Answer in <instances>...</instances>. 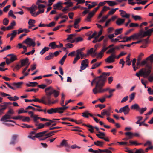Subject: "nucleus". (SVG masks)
Listing matches in <instances>:
<instances>
[{"instance_id":"4468645a","label":"nucleus","mask_w":153,"mask_h":153,"mask_svg":"<svg viewBox=\"0 0 153 153\" xmlns=\"http://www.w3.org/2000/svg\"><path fill=\"white\" fill-rule=\"evenodd\" d=\"M35 23L36 21L35 20L30 19L28 22V24L29 25L28 26V28L30 29L32 27H35Z\"/></svg>"},{"instance_id":"5fc2aeb1","label":"nucleus","mask_w":153,"mask_h":153,"mask_svg":"<svg viewBox=\"0 0 153 153\" xmlns=\"http://www.w3.org/2000/svg\"><path fill=\"white\" fill-rule=\"evenodd\" d=\"M129 143H130V145H140L142 144V143H137V142L136 141H131V140L129 141Z\"/></svg>"},{"instance_id":"a211bd4d","label":"nucleus","mask_w":153,"mask_h":153,"mask_svg":"<svg viewBox=\"0 0 153 153\" xmlns=\"http://www.w3.org/2000/svg\"><path fill=\"white\" fill-rule=\"evenodd\" d=\"M82 116L84 117L88 118L89 117V116H90L91 117H93V115L89 113V112L86 111L85 112L82 113Z\"/></svg>"},{"instance_id":"412c9836","label":"nucleus","mask_w":153,"mask_h":153,"mask_svg":"<svg viewBox=\"0 0 153 153\" xmlns=\"http://www.w3.org/2000/svg\"><path fill=\"white\" fill-rule=\"evenodd\" d=\"M125 19H124L118 18L116 21V24L119 26L120 25L124 23Z\"/></svg>"},{"instance_id":"2eb2a0df","label":"nucleus","mask_w":153,"mask_h":153,"mask_svg":"<svg viewBox=\"0 0 153 153\" xmlns=\"http://www.w3.org/2000/svg\"><path fill=\"white\" fill-rule=\"evenodd\" d=\"M12 118V117L10 115H9L7 113H6L3 116L0 120L1 121H5L7 122V119H10Z\"/></svg>"},{"instance_id":"5701e85b","label":"nucleus","mask_w":153,"mask_h":153,"mask_svg":"<svg viewBox=\"0 0 153 153\" xmlns=\"http://www.w3.org/2000/svg\"><path fill=\"white\" fill-rule=\"evenodd\" d=\"M130 54H128L126 58V63L128 66H130L131 64V61L130 59Z\"/></svg>"},{"instance_id":"b1692460","label":"nucleus","mask_w":153,"mask_h":153,"mask_svg":"<svg viewBox=\"0 0 153 153\" xmlns=\"http://www.w3.org/2000/svg\"><path fill=\"white\" fill-rule=\"evenodd\" d=\"M106 51V49L104 47L102 46V49L98 54V57H102L103 55L104 52Z\"/></svg>"},{"instance_id":"c03bdc74","label":"nucleus","mask_w":153,"mask_h":153,"mask_svg":"<svg viewBox=\"0 0 153 153\" xmlns=\"http://www.w3.org/2000/svg\"><path fill=\"white\" fill-rule=\"evenodd\" d=\"M122 28H120L116 29L115 31L114 34L115 35H117L121 33L122 32Z\"/></svg>"},{"instance_id":"09e8293b","label":"nucleus","mask_w":153,"mask_h":153,"mask_svg":"<svg viewBox=\"0 0 153 153\" xmlns=\"http://www.w3.org/2000/svg\"><path fill=\"white\" fill-rule=\"evenodd\" d=\"M30 120V119L29 117H25L23 116V117L22 118V121L23 122H29Z\"/></svg>"},{"instance_id":"7c9ffc66","label":"nucleus","mask_w":153,"mask_h":153,"mask_svg":"<svg viewBox=\"0 0 153 153\" xmlns=\"http://www.w3.org/2000/svg\"><path fill=\"white\" fill-rule=\"evenodd\" d=\"M131 109H135L136 110H139L140 108L138 104H135L132 105L131 107Z\"/></svg>"},{"instance_id":"37998d69","label":"nucleus","mask_w":153,"mask_h":153,"mask_svg":"<svg viewBox=\"0 0 153 153\" xmlns=\"http://www.w3.org/2000/svg\"><path fill=\"white\" fill-rule=\"evenodd\" d=\"M95 50H94V48H91L89 51L87 52V55H89L90 54H91L93 53H94L95 55H97V53H95Z\"/></svg>"},{"instance_id":"864d4df0","label":"nucleus","mask_w":153,"mask_h":153,"mask_svg":"<svg viewBox=\"0 0 153 153\" xmlns=\"http://www.w3.org/2000/svg\"><path fill=\"white\" fill-rule=\"evenodd\" d=\"M80 58V56H79L78 54L76 55V57L74 59L73 61V64H75L77 60H79Z\"/></svg>"},{"instance_id":"72a5a7b5","label":"nucleus","mask_w":153,"mask_h":153,"mask_svg":"<svg viewBox=\"0 0 153 153\" xmlns=\"http://www.w3.org/2000/svg\"><path fill=\"white\" fill-rule=\"evenodd\" d=\"M49 49L48 47H45L40 52V54L41 55L43 54L46 51H48Z\"/></svg>"},{"instance_id":"a19ab883","label":"nucleus","mask_w":153,"mask_h":153,"mask_svg":"<svg viewBox=\"0 0 153 153\" xmlns=\"http://www.w3.org/2000/svg\"><path fill=\"white\" fill-rule=\"evenodd\" d=\"M123 40L121 41H119L118 42H127L129 41H130V39L128 37L125 36L123 37Z\"/></svg>"},{"instance_id":"f257e3e1","label":"nucleus","mask_w":153,"mask_h":153,"mask_svg":"<svg viewBox=\"0 0 153 153\" xmlns=\"http://www.w3.org/2000/svg\"><path fill=\"white\" fill-rule=\"evenodd\" d=\"M45 92L46 95L42 97V103L50 105L54 104L58 102L57 99L55 100L54 101H51V96L53 94L54 97L56 98L59 95V91L54 89L52 86H50L45 89Z\"/></svg>"},{"instance_id":"603ef678","label":"nucleus","mask_w":153,"mask_h":153,"mask_svg":"<svg viewBox=\"0 0 153 153\" xmlns=\"http://www.w3.org/2000/svg\"><path fill=\"white\" fill-rule=\"evenodd\" d=\"M98 133L100 134H96V135L99 138V137H103L105 136V134L104 132H102L100 131H98Z\"/></svg>"},{"instance_id":"e2e57ef3","label":"nucleus","mask_w":153,"mask_h":153,"mask_svg":"<svg viewBox=\"0 0 153 153\" xmlns=\"http://www.w3.org/2000/svg\"><path fill=\"white\" fill-rule=\"evenodd\" d=\"M135 93H132L130 95H129L130 100H132L135 98Z\"/></svg>"},{"instance_id":"3c124183","label":"nucleus","mask_w":153,"mask_h":153,"mask_svg":"<svg viewBox=\"0 0 153 153\" xmlns=\"http://www.w3.org/2000/svg\"><path fill=\"white\" fill-rule=\"evenodd\" d=\"M108 15H107L103 17L102 18V19L99 21V22L101 23L104 22L106 20V19L108 18Z\"/></svg>"},{"instance_id":"a878e982","label":"nucleus","mask_w":153,"mask_h":153,"mask_svg":"<svg viewBox=\"0 0 153 153\" xmlns=\"http://www.w3.org/2000/svg\"><path fill=\"white\" fill-rule=\"evenodd\" d=\"M6 109L5 107V108L2 103L0 104V115L4 114V111Z\"/></svg>"},{"instance_id":"473e14b6","label":"nucleus","mask_w":153,"mask_h":153,"mask_svg":"<svg viewBox=\"0 0 153 153\" xmlns=\"http://www.w3.org/2000/svg\"><path fill=\"white\" fill-rule=\"evenodd\" d=\"M147 60H148V61L150 64L153 63V54L151 55L147 58Z\"/></svg>"},{"instance_id":"e433bc0d","label":"nucleus","mask_w":153,"mask_h":153,"mask_svg":"<svg viewBox=\"0 0 153 153\" xmlns=\"http://www.w3.org/2000/svg\"><path fill=\"white\" fill-rule=\"evenodd\" d=\"M62 3L60 2H58L56 4H55L53 5V7L54 9H56L57 8H58L59 7H62L61 5Z\"/></svg>"},{"instance_id":"7ed1b4c3","label":"nucleus","mask_w":153,"mask_h":153,"mask_svg":"<svg viewBox=\"0 0 153 153\" xmlns=\"http://www.w3.org/2000/svg\"><path fill=\"white\" fill-rule=\"evenodd\" d=\"M101 80H102L99 78V76H98L96 77L91 82V85L92 86L93 85V83H96L95 87L92 90L94 94H97V90L101 83Z\"/></svg>"},{"instance_id":"6e6d98bb","label":"nucleus","mask_w":153,"mask_h":153,"mask_svg":"<svg viewBox=\"0 0 153 153\" xmlns=\"http://www.w3.org/2000/svg\"><path fill=\"white\" fill-rule=\"evenodd\" d=\"M62 120L65 121L68 120L72 122H75V120L73 119H71L69 118H63L61 119Z\"/></svg>"},{"instance_id":"13d9d810","label":"nucleus","mask_w":153,"mask_h":153,"mask_svg":"<svg viewBox=\"0 0 153 153\" xmlns=\"http://www.w3.org/2000/svg\"><path fill=\"white\" fill-rule=\"evenodd\" d=\"M47 121H48L49 122L45 123L44 124L45 126H49L51 125L52 123H53V121H51V120L49 119V120H47Z\"/></svg>"},{"instance_id":"dca6fc26","label":"nucleus","mask_w":153,"mask_h":153,"mask_svg":"<svg viewBox=\"0 0 153 153\" xmlns=\"http://www.w3.org/2000/svg\"><path fill=\"white\" fill-rule=\"evenodd\" d=\"M97 11H95L94 10V9L92 10V11L90 12L89 13L88 15L87 18V20L88 22H90L91 21L90 19L95 14V12Z\"/></svg>"},{"instance_id":"2f4dec72","label":"nucleus","mask_w":153,"mask_h":153,"mask_svg":"<svg viewBox=\"0 0 153 153\" xmlns=\"http://www.w3.org/2000/svg\"><path fill=\"white\" fill-rule=\"evenodd\" d=\"M18 45L19 46V48H23L24 50H25V51H23L22 53V54L24 53L27 50V47L25 45H22V44L21 43H19L18 44Z\"/></svg>"},{"instance_id":"4be33fe9","label":"nucleus","mask_w":153,"mask_h":153,"mask_svg":"<svg viewBox=\"0 0 153 153\" xmlns=\"http://www.w3.org/2000/svg\"><path fill=\"white\" fill-rule=\"evenodd\" d=\"M65 146L66 147H69V145L67 142V140L65 139H64L62 140L60 144V145L59 146Z\"/></svg>"},{"instance_id":"ddd939ff","label":"nucleus","mask_w":153,"mask_h":153,"mask_svg":"<svg viewBox=\"0 0 153 153\" xmlns=\"http://www.w3.org/2000/svg\"><path fill=\"white\" fill-rule=\"evenodd\" d=\"M18 137L17 135H13L12 136L11 141L10 142V144L14 145L17 143V141H16V139Z\"/></svg>"},{"instance_id":"f03ea898","label":"nucleus","mask_w":153,"mask_h":153,"mask_svg":"<svg viewBox=\"0 0 153 153\" xmlns=\"http://www.w3.org/2000/svg\"><path fill=\"white\" fill-rule=\"evenodd\" d=\"M152 67L149 64H147L144 68L141 69L139 73H137L136 75L139 77L140 76H143L144 77H146L151 73Z\"/></svg>"},{"instance_id":"bf43d9fd","label":"nucleus","mask_w":153,"mask_h":153,"mask_svg":"<svg viewBox=\"0 0 153 153\" xmlns=\"http://www.w3.org/2000/svg\"><path fill=\"white\" fill-rule=\"evenodd\" d=\"M147 110V108L145 107L140 109L139 110V111L140 114H142L144 112Z\"/></svg>"},{"instance_id":"0eeeda50","label":"nucleus","mask_w":153,"mask_h":153,"mask_svg":"<svg viewBox=\"0 0 153 153\" xmlns=\"http://www.w3.org/2000/svg\"><path fill=\"white\" fill-rule=\"evenodd\" d=\"M28 42L30 43V44L28 45L27 47L30 46L34 47L36 45L35 41H33L32 39L30 38H27L23 42V43L27 44Z\"/></svg>"},{"instance_id":"423d86ee","label":"nucleus","mask_w":153,"mask_h":153,"mask_svg":"<svg viewBox=\"0 0 153 153\" xmlns=\"http://www.w3.org/2000/svg\"><path fill=\"white\" fill-rule=\"evenodd\" d=\"M10 56V59L6 58V63L7 64H9L17 59V56L14 54H10L7 55V56Z\"/></svg>"},{"instance_id":"f704fd0d","label":"nucleus","mask_w":153,"mask_h":153,"mask_svg":"<svg viewBox=\"0 0 153 153\" xmlns=\"http://www.w3.org/2000/svg\"><path fill=\"white\" fill-rule=\"evenodd\" d=\"M140 36V34L139 35H137L136 34H134L128 37L130 40H131L132 39L134 40L135 39H137Z\"/></svg>"},{"instance_id":"f3484780","label":"nucleus","mask_w":153,"mask_h":153,"mask_svg":"<svg viewBox=\"0 0 153 153\" xmlns=\"http://www.w3.org/2000/svg\"><path fill=\"white\" fill-rule=\"evenodd\" d=\"M49 130H47L42 132H40L38 133H37L36 134L34 138L36 137V138H38L40 137H42L47 132H48Z\"/></svg>"},{"instance_id":"cd10ccee","label":"nucleus","mask_w":153,"mask_h":153,"mask_svg":"<svg viewBox=\"0 0 153 153\" xmlns=\"http://www.w3.org/2000/svg\"><path fill=\"white\" fill-rule=\"evenodd\" d=\"M94 144L96 146L100 147H102L103 145L104 142L100 141H97L94 142Z\"/></svg>"},{"instance_id":"20e7f679","label":"nucleus","mask_w":153,"mask_h":153,"mask_svg":"<svg viewBox=\"0 0 153 153\" xmlns=\"http://www.w3.org/2000/svg\"><path fill=\"white\" fill-rule=\"evenodd\" d=\"M105 82L104 79H102L101 80V83L97 90V94L98 93H103L107 91H109V88H107L105 89L102 88L105 85Z\"/></svg>"},{"instance_id":"aec40b11","label":"nucleus","mask_w":153,"mask_h":153,"mask_svg":"<svg viewBox=\"0 0 153 153\" xmlns=\"http://www.w3.org/2000/svg\"><path fill=\"white\" fill-rule=\"evenodd\" d=\"M21 64L20 65V67H21L25 66L28 62V59L27 58H26L25 59H22L20 61Z\"/></svg>"},{"instance_id":"de8ad7c7","label":"nucleus","mask_w":153,"mask_h":153,"mask_svg":"<svg viewBox=\"0 0 153 153\" xmlns=\"http://www.w3.org/2000/svg\"><path fill=\"white\" fill-rule=\"evenodd\" d=\"M33 117L31 118H33L34 121L36 123H38L39 122L38 121V119H40V117H38L37 115H33Z\"/></svg>"},{"instance_id":"c9c22d12","label":"nucleus","mask_w":153,"mask_h":153,"mask_svg":"<svg viewBox=\"0 0 153 153\" xmlns=\"http://www.w3.org/2000/svg\"><path fill=\"white\" fill-rule=\"evenodd\" d=\"M125 134L128 136V139H130L132 138L133 137V133L131 132H128L125 133Z\"/></svg>"},{"instance_id":"338daca9","label":"nucleus","mask_w":153,"mask_h":153,"mask_svg":"<svg viewBox=\"0 0 153 153\" xmlns=\"http://www.w3.org/2000/svg\"><path fill=\"white\" fill-rule=\"evenodd\" d=\"M88 127L90 128V129H88V130L91 133H93L94 132V128L93 126L90 125H88Z\"/></svg>"},{"instance_id":"6ab92c4d","label":"nucleus","mask_w":153,"mask_h":153,"mask_svg":"<svg viewBox=\"0 0 153 153\" xmlns=\"http://www.w3.org/2000/svg\"><path fill=\"white\" fill-rule=\"evenodd\" d=\"M119 12H121V16L122 17H125L126 18H129L130 17L129 14L126 13V12L122 10H119Z\"/></svg>"},{"instance_id":"c85d7f7f","label":"nucleus","mask_w":153,"mask_h":153,"mask_svg":"<svg viewBox=\"0 0 153 153\" xmlns=\"http://www.w3.org/2000/svg\"><path fill=\"white\" fill-rule=\"evenodd\" d=\"M54 57L53 54L51 52H50L49 53V55L46 56L45 59L46 60H49L53 58Z\"/></svg>"},{"instance_id":"680f3d73","label":"nucleus","mask_w":153,"mask_h":153,"mask_svg":"<svg viewBox=\"0 0 153 153\" xmlns=\"http://www.w3.org/2000/svg\"><path fill=\"white\" fill-rule=\"evenodd\" d=\"M27 9L30 11V13H32L33 12H35L36 10L33 7V6H32L30 7H26Z\"/></svg>"},{"instance_id":"c756f323","label":"nucleus","mask_w":153,"mask_h":153,"mask_svg":"<svg viewBox=\"0 0 153 153\" xmlns=\"http://www.w3.org/2000/svg\"><path fill=\"white\" fill-rule=\"evenodd\" d=\"M106 1H105L103 2H100L99 3L98 7L94 8V10L95 11H97L99 9L100 6H103L105 4V3L106 2Z\"/></svg>"},{"instance_id":"6e6552de","label":"nucleus","mask_w":153,"mask_h":153,"mask_svg":"<svg viewBox=\"0 0 153 153\" xmlns=\"http://www.w3.org/2000/svg\"><path fill=\"white\" fill-rule=\"evenodd\" d=\"M130 111V109L129 108V106L127 105L121 108L119 110V112H120V113L123 112L124 113L125 115H127L129 113Z\"/></svg>"},{"instance_id":"79ce46f5","label":"nucleus","mask_w":153,"mask_h":153,"mask_svg":"<svg viewBox=\"0 0 153 153\" xmlns=\"http://www.w3.org/2000/svg\"><path fill=\"white\" fill-rule=\"evenodd\" d=\"M23 83V82H19L17 83L14 82L13 83V85L16 87L17 88H19Z\"/></svg>"},{"instance_id":"58836bf2","label":"nucleus","mask_w":153,"mask_h":153,"mask_svg":"<svg viewBox=\"0 0 153 153\" xmlns=\"http://www.w3.org/2000/svg\"><path fill=\"white\" fill-rule=\"evenodd\" d=\"M145 64H146V66L147 64H149L152 67V65L149 64V62L148 61V60H147V58L145 60H143V61H142L141 63V65L142 66H143Z\"/></svg>"},{"instance_id":"393cba45","label":"nucleus","mask_w":153,"mask_h":153,"mask_svg":"<svg viewBox=\"0 0 153 153\" xmlns=\"http://www.w3.org/2000/svg\"><path fill=\"white\" fill-rule=\"evenodd\" d=\"M49 46L52 49H54L59 47V45H56V42H51L49 43Z\"/></svg>"},{"instance_id":"4c0bfd02","label":"nucleus","mask_w":153,"mask_h":153,"mask_svg":"<svg viewBox=\"0 0 153 153\" xmlns=\"http://www.w3.org/2000/svg\"><path fill=\"white\" fill-rule=\"evenodd\" d=\"M7 98L10 101H15L16 100H18L19 99V97H18L15 96L13 97H8Z\"/></svg>"},{"instance_id":"8fccbe9b","label":"nucleus","mask_w":153,"mask_h":153,"mask_svg":"<svg viewBox=\"0 0 153 153\" xmlns=\"http://www.w3.org/2000/svg\"><path fill=\"white\" fill-rule=\"evenodd\" d=\"M9 22V20L7 18H5L3 21V24L4 25H7Z\"/></svg>"},{"instance_id":"4d7b16f0","label":"nucleus","mask_w":153,"mask_h":153,"mask_svg":"<svg viewBox=\"0 0 153 153\" xmlns=\"http://www.w3.org/2000/svg\"><path fill=\"white\" fill-rule=\"evenodd\" d=\"M2 104L5 108H5L6 109L8 106L12 104V103L11 102H4L2 103Z\"/></svg>"},{"instance_id":"1a4fd4ad","label":"nucleus","mask_w":153,"mask_h":153,"mask_svg":"<svg viewBox=\"0 0 153 153\" xmlns=\"http://www.w3.org/2000/svg\"><path fill=\"white\" fill-rule=\"evenodd\" d=\"M117 56L114 53H112L110 56L105 59L106 62L110 63L114 61V59L116 58Z\"/></svg>"},{"instance_id":"a18cd8bd","label":"nucleus","mask_w":153,"mask_h":153,"mask_svg":"<svg viewBox=\"0 0 153 153\" xmlns=\"http://www.w3.org/2000/svg\"><path fill=\"white\" fill-rule=\"evenodd\" d=\"M132 17L134 19L135 21H137L138 20H140L142 19L141 17L138 15H132Z\"/></svg>"},{"instance_id":"9d476101","label":"nucleus","mask_w":153,"mask_h":153,"mask_svg":"<svg viewBox=\"0 0 153 153\" xmlns=\"http://www.w3.org/2000/svg\"><path fill=\"white\" fill-rule=\"evenodd\" d=\"M152 32H153V28L149 29L146 31L142 32L140 33V36L142 37H144L147 36H150Z\"/></svg>"},{"instance_id":"bb28decb","label":"nucleus","mask_w":153,"mask_h":153,"mask_svg":"<svg viewBox=\"0 0 153 153\" xmlns=\"http://www.w3.org/2000/svg\"><path fill=\"white\" fill-rule=\"evenodd\" d=\"M105 1L110 6H113L114 5H117L118 4V3L116 2L111 1Z\"/></svg>"},{"instance_id":"ea45409f","label":"nucleus","mask_w":153,"mask_h":153,"mask_svg":"<svg viewBox=\"0 0 153 153\" xmlns=\"http://www.w3.org/2000/svg\"><path fill=\"white\" fill-rule=\"evenodd\" d=\"M71 101V99L69 100L68 101H65V104L64 105V106L62 107H60V108H65V109H64L62 110V111H63V112H64V111H65V110H66V109H67L68 108H69L68 107L66 106V105L68 103L70 102Z\"/></svg>"},{"instance_id":"052dcab7","label":"nucleus","mask_w":153,"mask_h":153,"mask_svg":"<svg viewBox=\"0 0 153 153\" xmlns=\"http://www.w3.org/2000/svg\"><path fill=\"white\" fill-rule=\"evenodd\" d=\"M76 43H77L79 42H82L83 41V39L81 37H78L75 38Z\"/></svg>"},{"instance_id":"39448f33","label":"nucleus","mask_w":153,"mask_h":153,"mask_svg":"<svg viewBox=\"0 0 153 153\" xmlns=\"http://www.w3.org/2000/svg\"><path fill=\"white\" fill-rule=\"evenodd\" d=\"M65 108L59 107L58 108H51L48 109L47 111V112L49 114H51L53 113L58 112L59 113L61 114L63 113L62 110L64 109Z\"/></svg>"},{"instance_id":"f8f14e48","label":"nucleus","mask_w":153,"mask_h":153,"mask_svg":"<svg viewBox=\"0 0 153 153\" xmlns=\"http://www.w3.org/2000/svg\"><path fill=\"white\" fill-rule=\"evenodd\" d=\"M110 74V72H103L101 75L99 76L101 80L104 79L105 82L107 76H109Z\"/></svg>"},{"instance_id":"69168bd1","label":"nucleus","mask_w":153,"mask_h":153,"mask_svg":"<svg viewBox=\"0 0 153 153\" xmlns=\"http://www.w3.org/2000/svg\"><path fill=\"white\" fill-rule=\"evenodd\" d=\"M62 10L63 12H64L65 13H67V12L66 11L68 10L69 11H70V10L69 9L68 7L66 6L64 9H62Z\"/></svg>"},{"instance_id":"9b49d317","label":"nucleus","mask_w":153,"mask_h":153,"mask_svg":"<svg viewBox=\"0 0 153 153\" xmlns=\"http://www.w3.org/2000/svg\"><path fill=\"white\" fill-rule=\"evenodd\" d=\"M88 63L89 61L87 59L82 60L81 63L80 68L82 70L85 69L87 67H88Z\"/></svg>"},{"instance_id":"0e129e2a","label":"nucleus","mask_w":153,"mask_h":153,"mask_svg":"<svg viewBox=\"0 0 153 153\" xmlns=\"http://www.w3.org/2000/svg\"><path fill=\"white\" fill-rule=\"evenodd\" d=\"M128 96H126L125 97L122 99L121 101V103H123L125 102L128 100Z\"/></svg>"},{"instance_id":"49530a36","label":"nucleus","mask_w":153,"mask_h":153,"mask_svg":"<svg viewBox=\"0 0 153 153\" xmlns=\"http://www.w3.org/2000/svg\"><path fill=\"white\" fill-rule=\"evenodd\" d=\"M101 63H102V62H100V63H96L95 64H94V65H92L91 69H94L96 68V67L99 66L100 65Z\"/></svg>"},{"instance_id":"774afa93","label":"nucleus","mask_w":153,"mask_h":153,"mask_svg":"<svg viewBox=\"0 0 153 153\" xmlns=\"http://www.w3.org/2000/svg\"><path fill=\"white\" fill-rule=\"evenodd\" d=\"M115 53V52L114 51V48H112L110 49H109L106 52L107 53Z\"/></svg>"}]
</instances>
